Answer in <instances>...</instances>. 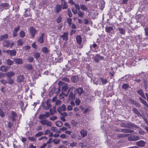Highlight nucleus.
<instances>
[{"label":"nucleus","mask_w":148,"mask_h":148,"mask_svg":"<svg viewBox=\"0 0 148 148\" xmlns=\"http://www.w3.org/2000/svg\"><path fill=\"white\" fill-rule=\"evenodd\" d=\"M42 108L46 110H49L51 107L50 100H47L46 102H43L42 104Z\"/></svg>","instance_id":"1"},{"label":"nucleus","mask_w":148,"mask_h":148,"mask_svg":"<svg viewBox=\"0 0 148 148\" xmlns=\"http://www.w3.org/2000/svg\"><path fill=\"white\" fill-rule=\"evenodd\" d=\"M58 84L60 87L61 86H62V92L66 91L68 88V86L67 84H66L64 82H59L58 83Z\"/></svg>","instance_id":"2"},{"label":"nucleus","mask_w":148,"mask_h":148,"mask_svg":"<svg viewBox=\"0 0 148 148\" xmlns=\"http://www.w3.org/2000/svg\"><path fill=\"white\" fill-rule=\"evenodd\" d=\"M5 52L7 53L8 55H9L10 56H14L16 54V51L14 50H7L5 51Z\"/></svg>","instance_id":"3"},{"label":"nucleus","mask_w":148,"mask_h":148,"mask_svg":"<svg viewBox=\"0 0 148 148\" xmlns=\"http://www.w3.org/2000/svg\"><path fill=\"white\" fill-rule=\"evenodd\" d=\"M40 123L42 125H46L48 126H51L52 125V123L47 120H40Z\"/></svg>","instance_id":"4"},{"label":"nucleus","mask_w":148,"mask_h":148,"mask_svg":"<svg viewBox=\"0 0 148 148\" xmlns=\"http://www.w3.org/2000/svg\"><path fill=\"white\" fill-rule=\"evenodd\" d=\"M139 139V137L136 135H132L128 138V140L129 141H136Z\"/></svg>","instance_id":"5"},{"label":"nucleus","mask_w":148,"mask_h":148,"mask_svg":"<svg viewBox=\"0 0 148 148\" xmlns=\"http://www.w3.org/2000/svg\"><path fill=\"white\" fill-rule=\"evenodd\" d=\"M29 30L30 34L32 35V37H31V38H33L35 35L37 31L33 27H32L30 28Z\"/></svg>","instance_id":"6"},{"label":"nucleus","mask_w":148,"mask_h":148,"mask_svg":"<svg viewBox=\"0 0 148 148\" xmlns=\"http://www.w3.org/2000/svg\"><path fill=\"white\" fill-rule=\"evenodd\" d=\"M17 116L16 113L14 111H12L10 117L12 121H15Z\"/></svg>","instance_id":"7"},{"label":"nucleus","mask_w":148,"mask_h":148,"mask_svg":"<svg viewBox=\"0 0 148 148\" xmlns=\"http://www.w3.org/2000/svg\"><path fill=\"white\" fill-rule=\"evenodd\" d=\"M84 92L82 88L80 87L76 88L75 90V92L76 93H78L79 96H80Z\"/></svg>","instance_id":"8"},{"label":"nucleus","mask_w":148,"mask_h":148,"mask_svg":"<svg viewBox=\"0 0 148 148\" xmlns=\"http://www.w3.org/2000/svg\"><path fill=\"white\" fill-rule=\"evenodd\" d=\"M14 61L16 64H21L23 63V60L20 58H15L14 59Z\"/></svg>","instance_id":"9"},{"label":"nucleus","mask_w":148,"mask_h":148,"mask_svg":"<svg viewBox=\"0 0 148 148\" xmlns=\"http://www.w3.org/2000/svg\"><path fill=\"white\" fill-rule=\"evenodd\" d=\"M125 127L130 128H131L133 127H135L136 128H138V127L136 125H134V124L131 123H127L126 126H125Z\"/></svg>","instance_id":"10"},{"label":"nucleus","mask_w":148,"mask_h":148,"mask_svg":"<svg viewBox=\"0 0 148 148\" xmlns=\"http://www.w3.org/2000/svg\"><path fill=\"white\" fill-rule=\"evenodd\" d=\"M145 142L143 140H141L138 141L136 143V145L140 147H143L144 146L145 144Z\"/></svg>","instance_id":"11"},{"label":"nucleus","mask_w":148,"mask_h":148,"mask_svg":"<svg viewBox=\"0 0 148 148\" xmlns=\"http://www.w3.org/2000/svg\"><path fill=\"white\" fill-rule=\"evenodd\" d=\"M62 6L60 5L57 4L55 7V12L56 13L59 12L61 10Z\"/></svg>","instance_id":"12"},{"label":"nucleus","mask_w":148,"mask_h":148,"mask_svg":"<svg viewBox=\"0 0 148 148\" xmlns=\"http://www.w3.org/2000/svg\"><path fill=\"white\" fill-rule=\"evenodd\" d=\"M24 80V77L23 75H20L18 76L17 79V82L18 83H21L23 82Z\"/></svg>","instance_id":"13"},{"label":"nucleus","mask_w":148,"mask_h":148,"mask_svg":"<svg viewBox=\"0 0 148 148\" xmlns=\"http://www.w3.org/2000/svg\"><path fill=\"white\" fill-rule=\"evenodd\" d=\"M68 33H64L63 35L60 36L63 40L66 41L68 40Z\"/></svg>","instance_id":"14"},{"label":"nucleus","mask_w":148,"mask_h":148,"mask_svg":"<svg viewBox=\"0 0 148 148\" xmlns=\"http://www.w3.org/2000/svg\"><path fill=\"white\" fill-rule=\"evenodd\" d=\"M15 74L14 73L11 71L7 72L5 73L6 76L8 77H12L14 76Z\"/></svg>","instance_id":"15"},{"label":"nucleus","mask_w":148,"mask_h":148,"mask_svg":"<svg viewBox=\"0 0 148 148\" xmlns=\"http://www.w3.org/2000/svg\"><path fill=\"white\" fill-rule=\"evenodd\" d=\"M106 31L108 33H110L114 31L113 27L111 26L106 27L105 28Z\"/></svg>","instance_id":"16"},{"label":"nucleus","mask_w":148,"mask_h":148,"mask_svg":"<svg viewBox=\"0 0 148 148\" xmlns=\"http://www.w3.org/2000/svg\"><path fill=\"white\" fill-rule=\"evenodd\" d=\"M8 67L4 65L2 66L0 68V70L3 72H6L8 69Z\"/></svg>","instance_id":"17"},{"label":"nucleus","mask_w":148,"mask_h":148,"mask_svg":"<svg viewBox=\"0 0 148 148\" xmlns=\"http://www.w3.org/2000/svg\"><path fill=\"white\" fill-rule=\"evenodd\" d=\"M44 36V33H42L41 36L38 38V41L40 43H42L44 42V40L43 38Z\"/></svg>","instance_id":"18"},{"label":"nucleus","mask_w":148,"mask_h":148,"mask_svg":"<svg viewBox=\"0 0 148 148\" xmlns=\"http://www.w3.org/2000/svg\"><path fill=\"white\" fill-rule=\"evenodd\" d=\"M81 136L83 137H84L86 136L87 132V131L84 130H82L80 132Z\"/></svg>","instance_id":"19"},{"label":"nucleus","mask_w":148,"mask_h":148,"mask_svg":"<svg viewBox=\"0 0 148 148\" xmlns=\"http://www.w3.org/2000/svg\"><path fill=\"white\" fill-rule=\"evenodd\" d=\"M137 93L140 95L143 98L146 99V97L144 93L142 90H138L137 91Z\"/></svg>","instance_id":"20"},{"label":"nucleus","mask_w":148,"mask_h":148,"mask_svg":"<svg viewBox=\"0 0 148 148\" xmlns=\"http://www.w3.org/2000/svg\"><path fill=\"white\" fill-rule=\"evenodd\" d=\"M139 99L140 101L143 104L144 106L148 108V104L147 103L146 101L143 99L142 98L140 97L139 98Z\"/></svg>","instance_id":"21"},{"label":"nucleus","mask_w":148,"mask_h":148,"mask_svg":"<svg viewBox=\"0 0 148 148\" xmlns=\"http://www.w3.org/2000/svg\"><path fill=\"white\" fill-rule=\"evenodd\" d=\"M121 131L125 133H132L134 131L131 129H123L121 130Z\"/></svg>","instance_id":"22"},{"label":"nucleus","mask_w":148,"mask_h":148,"mask_svg":"<svg viewBox=\"0 0 148 148\" xmlns=\"http://www.w3.org/2000/svg\"><path fill=\"white\" fill-rule=\"evenodd\" d=\"M76 39L77 43L79 45L81 44L82 42V39L81 36L80 35H78L77 36Z\"/></svg>","instance_id":"23"},{"label":"nucleus","mask_w":148,"mask_h":148,"mask_svg":"<svg viewBox=\"0 0 148 148\" xmlns=\"http://www.w3.org/2000/svg\"><path fill=\"white\" fill-rule=\"evenodd\" d=\"M61 5L62 6V8L63 9H67L68 7L67 3L66 1L61 3Z\"/></svg>","instance_id":"24"},{"label":"nucleus","mask_w":148,"mask_h":148,"mask_svg":"<svg viewBox=\"0 0 148 148\" xmlns=\"http://www.w3.org/2000/svg\"><path fill=\"white\" fill-rule=\"evenodd\" d=\"M0 5L1 6L5 8L6 9H8L9 7V4L7 3H2Z\"/></svg>","instance_id":"25"},{"label":"nucleus","mask_w":148,"mask_h":148,"mask_svg":"<svg viewBox=\"0 0 148 148\" xmlns=\"http://www.w3.org/2000/svg\"><path fill=\"white\" fill-rule=\"evenodd\" d=\"M8 37V35L7 34L2 35L0 36V40L2 41L7 39Z\"/></svg>","instance_id":"26"},{"label":"nucleus","mask_w":148,"mask_h":148,"mask_svg":"<svg viewBox=\"0 0 148 148\" xmlns=\"http://www.w3.org/2000/svg\"><path fill=\"white\" fill-rule=\"evenodd\" d=\"M72 81L74 83H76L79 79V77L77 76H72L71 78Z\"/></svg>","instance_id":"27"},{"label":"nucleus","mask_w":148,"mask_h":148,"mask_svg":"<svg viewBox=\"0 0 148 148\" xmlns=\"http://www.w3.org/2000/svg\"><path fill=\"white\" fill-rule=\"evenodd\" d=\"M105 3L103 0L101 1L100 3L99 4V6L100 7V8L101 10H103L104 7Z\"/></svg>","instance_id":"28"},{"label":"nucleus","mask_w":148,"mask_h":148,"mask_svg":"<svg viewBox=\"0 0 148 148\" xmlns=\"http://www.w3.org/2000/svg\"><path fill=\"white\" fill-rule=\"evenodd\" d=\"M80 8L82 10L87 11L88 10V8L85 5H80Z\"/></svg>","instance_id":"29"},{"label":"nucleus","mask_w":148,"mask_h":148,"mask_svg":"<svg viewBox=\"0 0 148 148\" xmlns=\"http://www.w3.org/2000/svg\"><path fill=\"white\" fill-rule=\"evenodd\" d=\"M75 98V95L72 92L70 93L69 96V99L73 100Z\"/></svg>","instance_id":"30"},{"label":"nucleus","mask_w":148,"mask_h":148,"mask_svg":"<svg viewBox=\"0 0 148 148\" xmlns=\"http://www.w3.org/2000/svg\"><path fill=\"white\" fill-rule=\"evenodd\" d=\"M6 62L7 64L8 65L11 66L14 64L13 61L11 60L10 59H8L7 60Z\"/></svg>","instance_id":"31"},{"label":"nucleus","mask_w":148,"mask_h":148,"mask_svg":"<svg viewBox=\"0 0 148 148\" xmlns=\"http://www.w3.org/2000/svg\"><path fill=\"white\" fill-rule=\"evenodd\" d=\"M42 52L44 53L47 54L49 52V50L47 47H44L41 49Z\"/></svg>","instance_id":"32"},{"label":"nucleus","mask_w":148,"mask_h":148,"mask_svg":"<svg viewBox=\"0 0 148 148\" xmlns=\"http://www.w3.org/2000/svg\"><path fill=\"white\" fill-rule=\"evenodd\" d=\"M33 56L35 58L38 59L40 57V54L38 52H35L34 53Z\"/></svg>","instance_id":"33"},{"label":"nucleus","mask_w":148,"mask_h":148,"mask_svg":"<svg viewBox=\"0 0 148 148\" xmlns=\"http://www.w3.org/2000/svg\"><path fill=\"white\" fill-rule=\"evenodd\" d=\"M3 44L4 46L8 47L10 46V42L9 41L6 40L4 41Z\"/></svg>","instance_id":"34"},{"label":"nucleus","mask_w":148,"mask_h":148,"mask_svg":"<svg viewBox=\"0 0 148 148\" xmlns=\"http://www.w3.org/2000/svg\"><path fill=\"white\" fill-rule=\"evenodd\" d=\"M56 124L57 126L60 127L62 126L63 123L61 121H59L56 122Z\"/></svg>","instance_id":"35"},{"label":"nucleus","mask_w":148,"mask_h":148,"mask_svg":"<svg viewBox=\"0 0 148 148\" xmlns=\"http://www.w3.org/2000/svg\"><path fill=\"white\" fill-rule=\"evenodd\" d=\"M119 32L121 34H124L125 33V30L122 28L119 27L118 28Z\"/></svg>","instance_id":"36"},{"label":"nucleus","mask_w":148,"mask_h":148,"mask_svg":"<svg viewBox=\"0 0 148 148\" xmlns=\"http://www.w3.org/2000/svg\"><path fill=\"white\" fill-rule=\"evenodd\" d=\"M23 43V40L22 39H19L17 41V45L18 46H21Z\"/></svg>","instance_id":"37"},{"label":"nucleus","mask_w":148,"mask_h":148,"mask_svg":"<svg viewBox=\"0 0 148 148\" xmlns=\"http://www.w3.org/2000/svg\"><path fill=\"white\" fill-rule=\"evenodd\" d=\"M20 37L22 38L24 37L25 36V33L23 31H21L19 33Z\"/></svg>","instance_id":"38"},{"label":"nucleus","mask_w":148,"mask_h":148,"mask_svg":"<svg viewBox=\"0 0 148 148\" xmlns=\"http://www.w3.org/2000/svg\"><path fill=\"white\" fill-rule=\"evenodd\" d=\"M122 88L126 89L129 87V86L127 84H125L122 85Z\"/></svg>","instance_id":"39"},{"label":"nucleus","mask_w":148,"mask_h":148,"mask_svg":"<svg viewBox=\"0 0 148 148\" xmlns=\"http://www.w3.org/2000/svg\"><path fill=\"white\" fill-rule=\"evenodd\" d=\"M100 79L103 84H105L108 82V81L106 79H104L102 78H101Z\"/></svg>","instance_id":"40"},{"label":"nucleus","mask_w":148,"mask_h":148,"mask_svg":"<svg viewBox=\"0 0 148 148\" xmlns=\"http://www.w3.org/2000/svg\"><path fill=\"white\" fill-rule=\"evenodd\" d=\"M52 141L54 143V144H57L60 143V140L59 139L57 140V139H56L53 140Z\"/></svg>","instance_id":"41"},{"label":"nucleus","mask_w":148,"mask_h":148,"mask_svg":"<svg viewBox=\"0 0 148 148\" xmlns=\"http://www.w3.org/2000/svg\"><path fill=\"white\" fill-rule=\"evenodd\" d=\"M43 135V133L42 132H39L35 135L36 137H38Z\"/></svg>","instance_id":"42"},{"label":"nucleus","mask_w":148,"mask_h":148,"mask_svg":"<svg viewBox=\"0 0 148 148\" xmlns=\"http://www.w3.org/2000/svg\"><path fill=\"white\" fill-rule=\"evenodd\" d=\"M5 116V114L4 112L1 109H0V116L2 117H3Z\"/></svg>","instance_id":"43"},{"label":"nucleus","mask_w":148,"mask_h":148,"mask_svg":"<svg viewBox=\"0 0 148 148\" xmlns=\"http://www.w3.org/2000/svg\"><path fill=\"white\" fill-rule=\"evenodd\" d=\"M77 14L80 17H83L84 15V14L81 11H79L77 13Z\"/></svg>","instance_id":"44"},{"label":"nucleus","mask_w":148,"mask_h":148,"mask_svg":"<svg viewBox=\"0 0 148 148\" xmlns=\"http://www.w3.org/2000/svg\"><path fill=\"white\" fill-rule=\"evenodd\" d=\"M36 137H28V139L32 141H35L36 140Z\"/></svg>","instance_id":"45"},{"label":"nucleus","mask_w":148,"mask_h":148,"mask_svg":"<svg viewBox=\"0 0 148 148\" xmlns=\"http://www.w3.org/2000/svg\"><path fill=\"white\" fill-rule=\"evenodd\" d=\"M26 67L27 69L29 70H31L32 68V65L30 64H28L26 65Z\"/></svg>","instance_id":"46"},{"label":"nucleus","mask_w":148,"mask_h":148,"mask_svg":"<svg viewBox=\"0 0 148 148\" xmlns=\"http://www.w3.org/2000/svg\"><path fill=\"white\" fill-rule=\"evenodd\" d=\"M145 34L146 36H148V26L144 28Z\"/></svg>","instance_id":"47"},{"label":"nucleus","mask_w":148,"mask_h":148,"mask_svg":"<svg viewBox=\"0 0 148 148\" xmlns=\"http://www.w3.org/2000/svg\"><path fill=\"white\" fill-rule=\"evenodd\" d=\"M7 82L9 84H12L14 83V80L11 78H9Z\"/></svg>","instance_id":"48"},{"label":"nucleus","mask_w":148,"mask_h":148,"mask_svg":"<svg viewBox=\"0 0 148 148\" xmlns=\"http://www.w3.org/2000/svg\"><path fill=\"white\" fill-rule=\"evenodd\" d=\"M94 61L97 62H98L99 61V58L97 57V54H96L95 56L94 57Z\"/></svg>","instance_id":"49"},{"label":"nucleus","mask_w":148,"mask_h":148,"mask_svg":"<svg viewBox=\"0 0 148 148\" xmlns=\"http://www.w3.org/2000/svg\"><path fill=\"white\" fill-rule=\"evenodd\" d=\"M50 114L51 115H53L54 114L55 112V110L52 109H50Z\"/></svg>","instance_id":"50"},{"label":"nucleus","mask_w":148,"mask_h":148,"mask_svg":"<svg viewBox=\"0 0 148 148\" xmlns=\"http://www.w3.org/2000/svg\"><path fill=\"white\" fill-rule=\"evenodd\" d=\"M45 117H46L45 114H42L40 116L39 119H40V120H44Z\"/></svg>","instance_id":"51"},{"label":"nucleus","mask_w":148,"mask_h":148,"mask_svg":"<svg viewBox=\"0 0 148 148\" xmlns=\"http://www.w3.org/2000/svg\"><path fill=\"white\" fill-rule=\"evenodd\" d=\"M52 131L54 132H57V129L56 127H52L51 128Z\"/></svg>","instance_id":"52"},{"label":"nucleus","mask_w":148,"mask_h":148,"mask_svg":"<svg viewBox=\"0 0 148 148\" xmlns=\"http://www.w3.org/2000/svg\"><path fill=\"white\" fill-rule=\"evenodd\" d=\"M32 47L34 49H37L38 48L37 45L35 43H33L32 44Z\"/></svg>","instance_id":"53"},{"label":"nucleus","mask_w":148,"mask_h":148,"mask_svg":"<svg viewBox=\"0 0 148 148\" xmlns=\"http://www.w3.org/2000/svg\"><path fill=\"white\" fill-rule=\"evenodd\" d=\"M67 22L69 25H70L71 24L72 19L71 18H69L67 19Z\"/></svg>","instance_id":"54"},{"label":"nucleus","mask_w":148,"mask_h":148,"mask_svg":"<svg viewBox=\"0 0 148 148\" xmlns=\"http://www.w3.org/2000/svg\"><path fill=\"white\" fill-rule=\"evenodd\" d=\"M29 62H33L34 60V58L32 57H30L27 58Z\"/></svg>","instance_id":"55"},{"label":"nucleus","mask_w":148,"mask_h":148,"mask_svg":"<svg viewBox=\"0 0 148 148\" xmlns=\"http://www.w3.org/2000/svg\"><path fill=\"white\" fill-rule=\"evenodd\" d=\"M80 103V101L78 99H76L75 100V103L77 106L79 105Z\"/></svg>","instance_id":"56"},{"label":"nucleus","mask_w":148,"mask_h":148,"mask_svg":"<svg viewBox=\"0 0 148 148\" xmlns=\"http://www.w3.org/2000/svg\"><path fill=\"white\" fill-rule=\"evenodd\" d=\"M133 111L134 113H135V114H137L139 113V112L138 110L135 108H134L133 109Z\"/></svg>","instance_id":"57"},{"label":"nucleus","mask_w":148,"mask_h":148,"mask_svg":"<svg viewBox=\"0 0 148 148\" xmlns=\"http://www.w3.org/2000/svg\"><path fill=\"white\" fill-rule=\"evenodd\" d=\"M71 123L72 125L73 126H75L77 124V122H76L74 120H72L71 121Z\"/></svg>","instance_id":"58"},{"label":"nucleus","mask_w":148,"mask_h":148,"mask_svg":"<svg viewBox=\"0 0 148 148\" xmlns=\"http://www.w3.org/2000/svg\"><path fill=\"white\" fill-rule=\"evenodd\" d=\"M20 29V27L19 26H18L17 27H15L14 28V30L13 31L15 32H17Z\"/></svg>","instance_id":"59"},{"label":"nucleus","mask_w":148,"mask_h":148,"mask_svg":"<svg viewBox=\"0 0 148 148\" xmlns=\"http://www.w3.org/2000/svg\"><path fill=\"white\" fill-rule=\"evenodd\" d=\"M77 143L75 142H73L72 143L70 144V146L71 147H74L76 146Z\"/></svg>","instance_id":"60"},{"label":"nucleus","mask_w":148,"mask_h":148,"mask_svg":"<svg viewBox=\"0 0 148 148\" xmlns=\"http://www.w3.org/2000/svg\"><path fill=\"white\" fill-rule=\"evenodd\" d=\"M57 119V117L56 116H53L50 118V119L52 121L56 120Z\"/></svg>","instance_id":"61"},{"label":"nucleus","mask_w":148,"mask_h":148,"mask_svg":"<svg viewBox=\"0 0 148 148\" xmlns=\"http://www.w3.org/2000/svg\"><path fill=\"white\" fill-rule=\"evenodd\" d=\"M62 109V110L63 111H64L65 110H66V106H65L64 105V104H63L62 105V106H61V107H60Z\"/></svg>","instance_id":"62"},{"label":"nucleus","mask_w":148,"mask_h":148,"mask_svg":"<svg viewBox=\"0 0 148 148\" xmlns=\"http://www.w3.org/2000/svg\"><path fill=\"white\" fill-rule=\"evenodd\" d=\"M1 82L2 84H3L4 85H5L8 83L5 80L3 79L1 80Z\"/></svg>","instance_id":"63"},{"label":"nucleus","mask_w":148,"mask_h":148,"mask_svg":"<svg viewBox=\"0 0 148 148\" xmlns=\"http://www.w3.org/2000/svg\"><path fill=\"white\" fill-rule=\"evenodd\" d=\"M65 132L66 134L69 135H71V133H72V132L71 131L69 130H66Z\"/></svg>","instance_id":"64"}]
</instances>
